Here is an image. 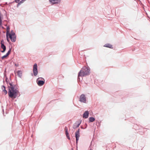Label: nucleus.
<instances>
[{"mask_svg":"<svg viewBox=\"0 0 150 150\" xmlns=\"http://www.w3.org/2000/svg\"><path fill=\"white\" fill-rule=\"evenodd\" d=\"M8 35L6 34V37L7 40L8 42H9V40L8 38Z\"/></svg>","mask_w":150,"mask_h":150,"instance_id":"obj_22","label":"nucleus"},{"mask_svg":"<svg viewBox=\"0 0 150 150\" xmlns=\"http://www.w3.org/2000/svg\"><path fill=\"white\" fill-rule=\"evenodd\" d=\"M1 48L3 49V50H2L1 51V52L2 53L4 52L6 50V47L4 45H1Z\"/></svg>","mask_w":150,"mask_h":150,"instance_id":"obj_12","label":"nucleus"},{"mask_svg":"<svg viewBox=\"0 0 150 150\" xmlns=\"http://www.w3.org/2000/svg\"><path fill=\"white\" fill-rule=\"evenodd\" d=\"M15 65L16 66L18 67L19 66V64L18 63H15Z\"/></svg>","mask_w":150,"mask_h":150,"instance_id":"obj_26","label":"nucleus"},{"mask_svg":"<svg viewBox=\"0 0 150 150\" xmlns=\"http://www.w3.org/2000/svg\"><path fill=\"white\" fill-rule=\"evenodd\" d=\"M20 0H15L14 1L16 2V3H19V1Z\"/></svg>","mask_w":150,"mask_h":150,"instance_id":"obj_24","label":"nucleus"},{"mask_svg":"<svg viewBox=\"0 0 150 150\" xmlns=\"http://www.w3.org/2000/svg\"><path fill=\"white\" fill-rule=\"evenodd\" d=\"M9 37H11L12 36H16L15 33L13 31V30H12L11 31L10 33H9V34H8Z\"/></svg>","mask_w":150,"mask_h":150,"instance_id":"obj_15","label":"nucleus"},{"mask_svg":"<svg viewBox=\"0 0 150 150\" xmlns=\"http://www.w3.org/2000/svg\"><path fill=\"white\" fill-rule=\"evenodd\" d=\"M90 73V69L89 67H83L78 73V78H79L80 76L82 77L86 75H88Z\"/></svg>","mask_w":150,"mask_h":150,"instance_id":"obj_2","label":"nucleus"},{"mask_svg":"<svg viewBox=\"0 0 150 150\" xmlns=\"http://www.w3.org/2000/svg\"><path fill=\"white\" fill-rule=\"evenodd\" d=\"M89 112L88 111H86L83 115V118L86 119L88 118L89 115Z\"/></svg>","mask_w":150,"mask_h":150,"instance_id":"obj_7","label":"nucleus"},{"mask_svg":"<svg viewBox=\"0 0 150 150\" xmlns=\"http://www.w3.org/2000/svg\"><path fill=\"white\" fill-rule=\"evenodd\" d=\"M65 134L66 135L69 134V133L68 132V129L66 127H65Z\"/></svg>","mask_w":150,"mask_h":150,"instance_id":"obj_19","label":"nucleus"},{"mask_svg":"<svg viewBox=\"0 0 150 150\" xmlns=\"http://www.w3.org/2000/svg\"><path fill=\"white\" fill-rule=\"evenodd\" d=\"M36 82L39 86H42L45 83V80L42 78H38L36 80Z\"/></svg>","mask_w":150,"mask_h":150,"instance_id":"obj_3","label":"nucleus"},{"mask_svg":"<svg viewBox=\"0 0 150 150\" xmlns=\"http://www.w3.org/2000/svg\"><path fill=\"white\" fill-rule=\"evenodd\" d=\"M6 81L8 88V93L9 97L11 98H16L19 93L17 85L13 84L12 82H8L7 81V78L6 79Z\"/></svg>","mask_w":150,"mask_h":150,"instance_id":"obj_1","label":"nucleus"},{"mask_svg":"<svg viewBox=\"0 0 150 150\" xmlns=\"http://www.w3.org/2000/svg\"><path fill=\"white\" fill-rule=\"evenodd\" d=\"M21 4L19 2L18 3V5H17V7H18L19 5Z\"/></svg>","mask_w":150,"mask_h":150,"instance_id":"obj_27","label":"nucleus"},{"mask_svg":"<svg viewBox=\"0 0 150 150\" xmlns=\"http://www.w3.org/2000/svg\"><path fill=\"white\" fill-rule=\"evenodd\" d=\"M9 38L11 39V41L13 42H14L16 41V36H11V37H9Z\"/></svg>","mask_w":150,"mask_h":150,"instance_id":"obj_11","label":"nucleus"},{"mask_svg":"<svg viewBox=\"0 0 150 150\" xmlns=\"http://www.w3.org/2000/svg\"><path fill=\"white\" fill-rule=\"evenodd\" d=\"M66 135V136H67V138H68V139L69 140H70V138L69 137V135L68 134V135Z\"/></svg>","mask_w":150,"mask_h":150,"instance_id":"obj_23","label":"nucleus"},{"mask_svg":"<svg viewBox=\"0 0 150 150\" xmlns=\"http://www.w3.org/2000/svg\"><path fill=\"white\" fill-rule=\"evenodd\" d=\"M76 143L77 144H78V141L79 140V137H76Z\"/></svg>","mask_w":150,"mask_h":150,"instance_id":"obj_20","label":"nucleus"},{"mask_svg":"<svg viewBox=\"0 0 150 150\" xmlns=\"http://www.w3.org/2000/svg\"><path fill=\"white\" fill-rule=\"evenodd\" d=\"M80 129H78V130L75 132V137H80Z\"/></svg>","mask_w":150,"mask_h":150,"instance_id":"obj_10","label":"nucleus"},{"mask_svg":"<svg viewBox=\"0 0 150 150\" xmlns=\"http://www.w3.org/2000/svg\"><path fill=\"white\" fill-rule=\"evenodd\" d=\"M81 122V121L80 122H76L74 124L73 127V128L74 129H76V128L79 127Z\"/></svg>","mask_w":150,"mask_h":150,"instance_id":"obj_8","label":"nucleus"},{"mask_svg":"<svg viewBox=\"0 0 150 150\" xmlns=\"http://www.w3.org/2000/svg\"><path fill=\"white\" fill-rule=\"evenodd\" d=\"M49 1L52 4H57L60 2L61 0H49Z\"/></svg>","mask_w":150,"mask_h":150,"instance_id":"obj_6","label":"nucleus"},{"mask_svg":"<svg viewBox=\"0 0 150 150\" xmlns=\"http://www.w3.org/2000/svg\"><path fill=\"white\" fill-rule=\"evenodd\" d=\"M37 67V64L36 63L33 66V71L34 75L35 76H36L38 74Z\"/></svg>","mask_w":150,"mask_h":150,"instance_id":"obj_5","label":"nucleus"},{"mask_svg":"<svg viewBox=\"0 0 150 150\" xmlns=\"http://www.w3.org/2000/svg\"><path fill=\"white\" fill-rule=\"evenodd\" d=\"M79 100L81 103H86V99L85 95L84 94H81Z\"/></svg>","mask_w":150,"mask_h":150,"instance_id":"obj_4","label":"nucleus"},{"mask_svg":"<svg viewBox=\"0 0 150 150\" xmlns=\"http://www.w3.org/2000/svg\"><path fill=\"white\" fill-rule=\"evenodd\" d=\"M11 51V48H10L9 50L6 54L1 57V59H3L4 58L7 57L10 53Z\"/></svg>","mask_w":150,"mask_h":150,"instance_id":"obj_9","label":"nucleus"},{"mask_svg":"<svg viewBox=\"0 0 150 150\" xmlns=\"http://www.w3.org/2000/svg\"><path fill=\"white\" fill-rule=\"evenodd\" d=\"M17 72L18 76L21 78L22 76V72L21 71V70H18Z\"/></svg>","mask_w":150,"mask_h":150,"instance_id":"obj_13","label":"nucleus"},{"mask_svg":"<svg viewBox=\"0 0 150 150\" xmlns=\"http://www.w3.org/2000/svg\"><path fill=\"white\" fill-rule=\"evenodd\" d=\"M89 120L90 122H93L95 121V119L93 117H89Z\"/></svg>","mask_w":150,"mask_h":150,"instance_id":"obj_16","label":"nucleus"},{"mask_svg":"<svg viewBox=\"0 0 150 150\" xmlns=\"http://www.w3.org/2000/svg\"><path fill=\"white\" fill-rule=\"evenodd\" d=\"M10 33V28L9 27H8L7 28V32L6 33V35H8Z\"/></svg>","mask_w":150,"mask_h":150,"instance_id":"obj_18","label":"nucleus"},{"mask_svg":"<svg viewBox=\"0 0 150 150\" xmlns=\"http://www.w3.org/2000/svg\"><path fill=\"white\" fill-rule=\"evenodd\" d=\"M1 45H4V41L3 40H1Z\"/></svg>","mask_w":150,"mask_h":150,"instance_id":"obj_21","label":"nucleus"},{"mask_svg":"<svg viewBox=\"0 0 150 150\" xmlns=\"http://www.w3.org/2000/svg\"><path fill=\"white\" fill-rule=\"evenodd\" d=\"M2 88L3 89V91L4 92L5 94H6L7 93V91L5 89V87L4 86H2Z\"/></svg>","mask_w":150,"mask_h":150,"instance_id":"obj_17","label":"nucleus"},{"mask_svg":"<svg viewBox=\"0 0 150 150\" xmlns=\"http://www.w3.org/2000/svg\"><path fill=\"white\" fill-rule=\"evenodd\" d=\"M24 1H24V0H22L19 2L21 4L22 3H23Z\"/></svg>","mask_w":150,"mask_h":150,"instance_id":"obj_25","label":"nucleus"},{"mask_svg":"<svg viewBox=\"0 0 150 150\" xmlns=\"http://www.w3.org/2000/svg\"><path fill=\"white\" fill-rule=\"evenodd\" d=\"M104 46L106 47H108V48H112V49L113 48V47H112V45H111V44H109V43H107V44H105Z\"/></svg>","mask_w":150,"mask_h":150,"instance_id":"obj_14","label":"nucleus"},{"mask_svg":"<svg viewBox=\"0 0 150 150\" xmlns=\"http://www.w3.org/2000/svg\"><path fill=\"white\" fill-rule=\"evenodd\" d=\"M90 150H92V149H90Z\"/></svg>","mask_w":150,"mask_h":150,"instance_id":"obj_28","label":"nucleus"}]
</instances>
